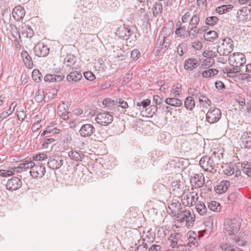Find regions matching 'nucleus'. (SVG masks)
<instances>
[{"label":"nucleus","instance_id":"nucleus-48","mask_svg":"<svg viewBox=\"0 0 251 251\" xmlns=\"http://www.w3.org/2000/svg\"><path fill=\"white\" fill-rule=\"evenodd\" d=\"M242 168L243 172L248 175L249 176L251 177V163H244L242 164Z\"/></svg>","mask_w":251,"mask_h":251},{"label":"nucleus","instance_id":"nucleus-29","mask_svg":"<svg viewBox=\"0 0 251 251\" xmlns=\"http://www.w3.org/2000/svg\"><path fill=\"white\" fill-rule=\"evenodd\" d=\"M21 55L25 66L28 68H32L33 62L27 51H23Z\"/></svg>","mask_w":251,"mask_h":251},{"label":"nucleus","instance_id":"nucleus-55","mask_svg":"<svg viewBox=\"0 0 251 251\" xmlns=\"http://www.w3.org/2000/svg\"><path fill=\"white\" fill-rule=\"evenodd\" d=\"M33 159L36 161H42L48 158V156L45 153H39L33 157Z\"/></svg>","mask_w":251,"mask_h":251},{"label":"nucleus","instance_id":"nucleus-43","mask_svg":"<svg viewBox=\"0 0 251 251\" xmlns=\"http://www.w3.org/2000/svg\"><path fill=\"white\" fill-rule=\"evenodd\" d=\"M196 208L197 212L201 215H204L207 211V208L205 204L203 202H201V201L198 202L197 204Z\"/></svg>","mask_w":251,"mask_h":251},{"label":"nucleus","instance_id":"nucleus-20","mask_svg":"<svg viewBox=\"0 0 251 251\" xmlns=\"http://www.w3.org/2000/svg\"><path fill=\"white\" fill-rule=\"evenodd\" d=\"M57 114L62 119L66 120L68 119L70 116H71V113L68 111V109L65 107V103H63L62 104H60L57 107Z\"/></svg>","mask_w":251,"mask_h":251},{"label":"nucleus","instance_id":"nucleus-14","mask_svg":"<svg viewBox=\"0 0 251 251\" xmlns=\"http://www.w3.org/2000/svg\"><path fill=\"white\" fill-rule=\"evenodd\" d=\"M64 161L60 156H55L54 158L50 157L48 162V167L53 170L60 168L63 164Z\"/></svg>","mask_w":251,"mask_h":251},{"label":"nucleus","instance_id":"nucleus-4","mask_svg":"<svg viewBox=\"0 0 251 251\" xmlns=\"http://www.w3.org/2000/svg\"><path fill=\"white\" fill-rule=\"evenodd\" d=\"M222 116V112L220 109L215 107H210L206 115V121L212 124L219 121Z\"/></svg>","mask_w":251,"mask_h":251},{"label":"nucleus","instance_id":"nucleus-61","mask_svg":"<svg viewBox=\"0 0 251 251\" xmlns=\"http://www.w3.org/2000/svg\"><path fill=\"white\" fill-rule=\"evenodd\" d=\"M214 53L212 50L204 51L202 53V56L207 58H211V57L214 55Z\"/></svg>","mask_w":251,"mask_h":251},{"label":"nucleus","instance_id":"nucleus-1","mask_svg":"<svg viewBox=\"0 0 251 251\" xmlns=\"http://www.w3.org/2000/svg\"><path fill=\"white\" fill-rule=\"evenodd\" d=\"M234 48L233 42L229 38H226L223 40V42L218 45L217 51L220 55L227 56L231 52Z\"/></svg>","mask_w":251,"mask_h":251},{"label":"nucleus","instance_id":"nucleus-45","mask_svg":"<svg viewBox=\"0 0 251 251\" xmlns=\"http://www.w3.org/2000/svg\"><path fill=\"white\" fill-rule=\"evenodd\" d=\"M195 14L196 13L192 12V11L186 12L181 18L182 22L183 23L188 22L189 25L190 21L191 22V20H192V17H193V15H195Z\"/></svg>","mask_w":251,"mask_h":251},{"label":"nucleus","instance_id":"nucleus-25","mask_svg":"<svg viewBox=\"0 0 251 251\" xmlns=\"http://www.w3.org/2000/svg\"><path fill=\"white\" fill-rule=\"evenodd\" d=\"M198 61L194 58H189L185 60L184 67L185 70H192L197 68Z\"/></svg>","mask_w":251,"mask_h":251},{"label":"nucleus","instance_id":"nucleus-24","mask_svg":"<svg viewBox=\"0 0 251 251\" xmlns=\"http://www.w3.org/2000/svg\"><path fill=\"white\" fill-rule=\"evenodd\" d=\"M190 30L189 27L188 28L185 25L183 27H177L175 31V34L177 36L181 39H185L187 38L189 34Z\"/></svg>","mask_w":251,"mask_h":251},{"label":"nucleus","instance_id":"nucleus-36","mask_svg":"<svg viewBox=\"0 0 251 251\" xmlns=\"http://www.w3.org/2000/svg\"><path fill=\"white\" fill-rule=\"evenodd\" d=\"M203 36L206 40L211 42L218 37V34L215 31L210 30L205 32Z\"/></svg>","mask_w":251,"mask_h":251},{"label":"nucleus","instance_id":"nucleus-53","mask_svg":"<svg viewBox=\"0 0 251 251\" xmlns=\"http://www.w3.org/2000/svg\"><path fill=\"white\" fill-rule=\"evenodd\" d=\"M181 237V234L178 232H175L171 234L168 238V240L178 241Z\"/></svg>","mask_w":251,"mask_h":251},{"label":"nucleus","instance_id":"nucleus-44","mask_svg":"<svg viewBox=\"0 0 251 251\" xmlns=\"http://www.w3.org/2000/svg\"><path fill=\"white\" fill-rule=\"evenodd\" d=\"M189 30H190V31L188 36H190L191 39L196 37L197 35L201 33V31H202L199 27H189Z\"/></svg>","mask_w":251,"mask_h":251},{"label":"nucleus","instance_id":"nucleus-46","mask_svg":"<svg viewBox=\"0 0 251 251\" xmlns=\"http://www.w3.org/2000/svg\"><path fill=\"white\" fill-rule=\"evenodd\" d=\"M33 166H34V162L32 161H25L23 163H20L16 168L17 170H18L19 169H26L30 168L31 169L32 167H33Z\"/></svg>","mask_w":251,"mask_h":251},{"label":"nucleus","instance_id":"nucleus-12","mask_svg":"<svg viewBox=\"0 0 251 251\" xmlns=\"http://www.w3.org/2000/svg\"><path fill=\"white\" fill-rule=\"evenodd\" d=\"M22 186V182L19 178L14 177L8 180L6 184V189L9 191H16Z\"/></svg>","mask_w":251,"mask_h":251},{"label":"nucleus","instance_id":"nucleus-51","mask_svg":"<svg viewBox=\"0 0 251 251\" xmlns=\"http://www.w3.org/2000/svg\"><path fill=\"white\" fill-rule=\"evenodd\" d=\"M163 7L161 3H156L153 7V13L154 15H158L162 11Z\"/></svg>","mask_w":251,"mask_h":251},{"label":"nucleus","instance_id":"nucleus-40","mask_svg":"<svg viewBox=\"0 0 251 251\" xmlns=\"http://www.w3.org/2000/svg\"><path fill=\"white\" fill-rule=\"evenodd\" d=\"M200 22V16L199 14L196 13L192 17L191 22H190L188 27H199Z\"/></svg>","mask_w":251,"mask_h":251},{"label":"nucleus","instance_id":"nucleus-39","mask_svg":"<svg viewBox=\"0 0 251 251\" xmlns=\"http://www.w3.org/2000/svg\"><path fill=\"white\" fill-rule=\"evenodd\" d=\"M182 91V87L180 84H177L174 86L171 90V94L175 97H180Z\"/></svg>","mask_w":251,"mask_h":251},{"label":"nucleus","instance_id":"nucleus-13","mask_svg":"<svg viewBox=\"0 0 251 251\" xmlns=\"http://www.w3.org/2000/svg\"><path fill=\"white\" fill-rule=\"evenodd\" d=\"M49 48L43 43H40L36 44L34 48V51L36 56L44 57L49 53Z\"/></svg>","mask_w":251,"mask_h":251},{"label":"nucleus","instance_id":"nucleus-6","mask_svg":"<svg viewBox=\"0 0 251 251\" xmlns=\"http://www.w3.org/2000/svg\"><path fill=\"white\" fill-rule=\"evenodd\" d=\"M241 242L239 237L235 236L231 241L228 240L227 242L221 244L220 246L224 251H237L239 249L236 245L238 246L242 245Z\"/></svg>","mask_w":251,"mask_h":251},{"label":"nucleus","instance_id":"nucleus-28","mask_svg":"<svg viewBox=\"0 0 251 251\" xmlns=\"http://www.w3.org/2000/svg\"><path fill=\"white\" fill-rule=\"evenodd\" d=\"M165 102L166 104L173 106L179 107L182 104V101L177 97L167 98Z\"/></svg>","mask_w":251,"mask_h":251},{"label":"nucleus","instance_id":"nucleus-47","mask_svg":"<svg viewBox=\"0 0 251 251\" xmlns=\"http://www.w3.org/2000/svg\"><path fill=\"white\" fill-rule=\"evenodd\" d=\"M199 99L200 103L202 104L204 107L207 108L211 104V100L205 96L201 95Z\"/></svg>","mask_w":251,"mask_h":251},{"label":"nucleus","instance_id":"nucleus-15","mask_svg":"<svg viewBox=\"0 0 251 251\" xmlns=\"http://www.w3.org/2000/svg\"><path fill=\"white\" fill-rule=\"evenodd\" d=\"M103 104L106 105V106H109L111 104L113 105H116L117 106L121 107L123 109H126L128 107L127 102L122 99H118L116 100V102L111 99H105L103 100Z\"/></svg>","mask_w":251,"mask_h":251},{"label":"nucleus","instance_id":"nucleus-17","mask_svg":"<svg viewBox=\"0 0 251 251\" xmlns=\"http://www.w3.org/2000/svg\"><path fill=\"white\" fill-rule=\"evenodd\" d=\"M95 131V129L93 125L91 124L83 125L79 130V133L82 137H90Z\"/></svg>","mask_w":251,"mask_h":251},{"label":"nucleus","instance_id":"nucleus-27","mask_svg":"<svg viewBox=\"0 0 251 251\" xmlns=\"http://www.w3.org/2000/svg\"><path fill=\"white\" fill-rule=\"evenodd\" d=\"M64 77V76L62 75L48 74L45 76L44 80L45 81L49 82H59L63 80Z\"/></svg>","mask_w":251,"mask_h":251},{"label":"nucleus","instance_id":"nucleus-26","mask_svg":"<svg viewBox=\"0 0 251 251\" xmlns=\"http://www.w3.org/2000/svg\"><path fill=\"white\" fill-rule=\"evenodd\" d=\"M82 77V75L78 71L71 72L67 76V79L68 81L76 82L79 81Z\"/></svg>","mask_w":251,"mask_h":251},{"label":"nucleus","instance_id":"nucleus-30","mask_svg":"<svg viewBox=\"0 0 251 251\" xmlns=\"http://www.w3.org/2000/svg\"><path fill=\"white\" fill-rule=\"evenodd\" d=\"M222 168L223 173L227 176L232 175L235 171L234 164H226L223 165Z\"/></svg>","mask_w":251,"mask_h":251},{"label":"nucleus","instance_id":"nucleus-59","mask_svg":"<svg viewBox=\"0 0 251 251\" xmlns=\"http://www.w3.org/2000/svg\"><path fill=\"white\" fill-rule=\"evenodd\" d=\"M150 103H151V100L149 99H147V100H143V101H142L141 102H138L137 103V106H139V107H140L142 106H143V108H145L147 106H148V105H149Z\"/></svg>","mask_w":251,"mask_h":251},{"label":"nucleus","instance_id":"nucleus-38","mask_svg":"<svg viewBox=\"0 0 251 251\" xmlns=\"http://www.w3.org/2000/svg\"><path fill=\"white\" fill-rule=\"evenodd\" d=\"M22 33L26 37L31 38L33 35V31L30 26L25 25L22 27Z\"/></svg>","mask_w":251,"mask_h":251},{"label":"nucleus","instance_id":"nucleus-60","mask_svg":"<svg viewBox=\"0 0 251 251\" xmlns=\"http://www.w3.org/2000/svg\"><path fill=\"white\" fill-rule=\"evenodd\" d=\"M202 43L201 42L197 40L195 41L192 45V48H193L195 50H200L202 48Z\"/></svg>","mask_w":251,"mask_h":251},{"label":"nucleus","instance_id":"nucleus-52","mask_svg":"<svg viewBox=\"0 0 251 251\" xmlns=\"http://www.w3.org/2000/svg\"><path fill=\"white\" fill-rule=\"evenodd\" d=\"M41 74L38 70H34L32 72V78L36 82H39L41 80Z\"/></svg>","mask_w":251,"mask_h":251},{"label":"nucleus","instance_id":"nucleus-63","mask_svg":"<svg viewBox=\"0 0 251 251\" xmlns=\"http://www.w3.org/2000/svg\"><path fill=\"white\" fill-rule=\"evenodd\" d=\"M162 98L158 95H155L153 97V101L157 105H159L162 102Z\"/></svg>","mask_w":251,"mask_h":251},{"label":"nucleus","instance_id":"nucleus-32","mask_svg":"<svg viewBox=\"0 0 251 251\" xmlns=\"http://www.w3.org/2000/svg\"><path fill=\"white\" fill-rule=\"evenodd\" d=\"M185 107L188 110L191 111L195 106V101L193 98L189 96L187 97L184 102Z\"/></svg>","mask_w":251,"mask_h":251},{"label":"nucleus","instance_id":"nucleus-18","mask_svg":"<svg viewBox=\"0 0 251 251\" xmlns=\"http://www.w3.org/2000/svg\"><path fill=\"white\" fill-rule=\"evenodd\" d=\"M177 221H180V222L184 221L190 222V221H194L193 217H191V212L188 210H185L179 211V213L177 214Z\"/></svg>","mask_w":251,"mask_h":251},{"label":"nucleus","instance_id":"nucleus-21","mask_svg":"<svg viewBox=\"0 0 251 251\" xmlns=\"http://www.w3.org/2000/svg\"><path fill=\"white\" fill-rule=\"evenodd\" d=\"M168 208V212L173 216H176L181 209V204L178 201L172 202L169 204Z\"/></svg>","mask_w":251,"mask_h":251},{"label":"nucleus","instance_id":"nucleus-22","mask_svg":"<svg viewBox=\"0 0 251 251\" xmlns=\"http://www.w3.org/2000/svg\"><path fill=\"white\" fill-rule=\"evenodd\" d=\"M192 185L196 188L202 187L204 183V177L202 174L196 175L191 180Z\"/></svg>","mask_w":251,"mask_h":251},{"label":"nucleus","instance_id":"nucleus-23","mask_svg":"<svg viewBox=\"0 0 251 251\" xmlns=\"http://www.w3.org/2000/svg\"><path fill=\"white\" fill-rule=\"evenodd\" d=\"M68 156L71 159L77 162H81L85 158V155L81 151H70Z\"/></svg>","mask_w":251,"mask_h":251},{"label":"nucleus","instance_id":"nucleus-42","mask_svg":"<svg viewBox=\"0 0 251 251\" xmlns=\"http://www.w3.org/2000/svg\"><path fill=\"white\" fill-rule=\"evenodd\" d=\"M170 40L167 39L161 40L158 38L157 41V45H159V48L160 49L166 50L168 49L170 45Z\"/></svg>","mask_w":251,"mask_h":251},{"label":"nucleus","instance_id":"nucleus-2","mask_svg":"<svg viewBox=\"0 0 251 251\" xmlns=\"http://www.w3.org/2000/svg\"><path fill=\"white\" fill-rule=\"evenodd\" d=\"M240 228V224L236 219H226L224 224V230L226 234L234 235Z\"/></svg>","mask_w":251,"mask_h":251},{"label":"nucleus","instance_id":"nucleus-11","mask_svg":"<svg viewBox=\"0 0 251 251\" xmlns=\"http://www.w3.org/2000/svg\"><path fill=\"white\" fill-rule=\"evenodd\" d=\"M182 197V204L187 206H191L195 204L196 201L198 199V197L197 194L190 192L188 193L186 195H184Z\"/></svg>","mask_w":251,"mask_h":251},{"label":"nucleus","instance_id":"nucleus-57","mask_svg":"<svg viewBox=\"0 0 251 251\" xmlns=\"http://www.w3.org/2000/svg\"><path fill=\"white\" fill-rule=\"evenodd\" d=\"M140 55V52L139 50L137 49L133 50L131 52V57L134 60L138 59Z\"/></svg>","mask_w":251,"mask_h":251},{"label":"nucleus","instance_id":"nucleus-64","mask_svg":"<svg viewBox=\"0 0 251 251\" xmlns=\"http://www.w3.org/2000/svg\"><path fill=\"white\" fill-rule=\"evenodd\" d=\"M161 250V247L159 245H152L148 249L147 248L146 251H159Z\"/></svg>","mask_w":251,"mask_h":251},{"label":"nucleus","instance_id":"nucleus-31","mask_svg":"<svg viewBox=\"0 0 251 251\" xmlns=\"http://www.w3.org/2000/svg\"><path fill=\"white\" fill-rule=\"evenodd\" d=\"M20 173V171L17 170V168H11L8 170H0V176L4 177L11 176L14 175L15 172Z\"/></svg>","mask_w":251,"mask_h":251},{"label":"nucleus","instance_id":"nucleus-58","mask_svg":"<svg viewBox=\"0 0 251 251\" xmlns=\"http://www.w3.org/2000/svg\"><path fill=\"white\" fill-rule=\"evenodd\" d=\"M213 63V61L211 58H207L202 61L201 65L205 67H209Z\"/></svg>","mask_w":251,"mask_h":251},{"label":"nucleus","instance_id":"nucleus-37","mask_svg":"<svg viewBox=\"0 0 251 251\" xmlns=\"http://www.w3.org/2000/svg\"><path fill=\"white\" fill-rule=\"evenodd\" d=\"M229 182L226 180H224L221 182L220 184L217 186V190L219 193H223L226 191L229 186Z\"/></svg>","mask_w":251,"mask_h":251},{"label":"nucleus","instance_id":"nucleus-56","mask_svg":"<svg viewBox=\"0 0 251 251\" xmlns=\"http://www.w3.org/2000/svg\"><path fill=\"white\" fill-rule=\"evenodd\" d=\"M216 11L220 14H222L226 11H227V5H222L217 7L216 9Z\"/></svg>","mask_w":251,"mask_h":251},{"label":"nucleus","instance_id":"nucleus-50","mask_svg":"<svg viewBox=\"0 0 251 251\" xmlns=\"http://www.w3.org/2000/svg\"><path fill=\"white\" fill-rule=\"evenodd\" d=\"M45 98L44 92L42 90H39L35 93V100L37 102H41Z\"/></svg>","mask_w":251,"mask_h":251},{"label":"nucleus","instance_id":"nucleus-7","mask_svg":"<svg viewBox=\"0 0 251 251\" xmlns=\"http://www.w3.org/2000/svg\"><path fill=\"white\" fill-rule=\"evenodd\" d=\"M133 27L126 26L125 25H121L117 28L116 34L121 39L127 40L133 34Z\"/></svg>","mask_w":251,"mask_h":251},{"label":"nucleus","instance_id":"nucleus-3","mask_svg":"<svg viewBox=\"0 0 251 251\" xmlns=\"http://www.w3.org/2000/svg\"><path fill=\"white\" fill-rule=\"evenodd\" d=\"M213 158H216L215 155L211 157L204 156L202 157L200 161V165L203 170L207 172L214 173L216 171L217 164L213 160Z\"/></svg>","mask_w":251,"mask_h":251},{"label":"nucleus","instance_id":"nucleus-41","mask_svg":"<svg viewBox=\"0 0 251 251\" xmlns=\"http://www.w3.org/2000/svg\"><path fill=\"white\" fill-rule=\"evenodd\" d=\"M208 207L209 210L214 212H218L221 210L220 203L216 201H211L208 203Z\"/></svg>","mask_w":251,"mask_h":251},{"label":"nucleus","instance_id":"nucleus-54","mask_svg":"<svg viewBox=\"0 0 251 251\" xmlns=\"http://www.w3.org/2000/svg\"><path fill=\"white\" fill-rule=\"evenodd\" d=\"M84 76L87 79L93 81L96 78L95 75L90 71L84 73Z\"/></svg>","mask_w":251,"mask_h":251},{"label":"nucleus","instance_id":"nucleus-10","mask_svg":"<svg viewBox=\"0 0 251 251\" xmlns=\"http://www.w3.org/2000/svg\"><path fill=\"white\" fill-rule=\"evenodd\" d=\"M46 173V168L41 163L33 166L30 171V174L33 178H41Z\"/></svg>","mask_w":251,"mask_h":251},{"label":"nucleus","instance_id":"nucleus-62","mask_svg":"<svg viewBox=\"0 0 251 251\" xmlns=\"http://www.w3.org/2000/svg\"><path fill=\"white\" fill-rule=\"evenodd\" d=\"M17 111L19 112V113L17 114L18 119L23 121L26 117L25 113L23 110L19 111L17 110Z\"/></svg>","mask_w":251,"mask_h":251},{"label":"nucleus","instance_id":"nucleus-33","mask_svg":"<svg viewBox=\"0 0 251 251\" xmlns=\"http://www.w3.org/2000/svg\"><path fill=\"white\" fill-rule=\"evenodd\" d=\"M75 62L76 58L72 54H68L64 58V63L67 67H71Z\"/></svg>","mask_w":251,"mask_h":251},{"label":"nucleus","instance_id":"nucleus-34","mask_svg":"<svg viewBox=\"0 0 251 251\" xmlns=\"http://www.w3.org/2000/svg\"><path fill=\"white\" fill-rule=\"evenodd\" d=\"M172 29L171 27H164L159 35V39L165 40L168 39V36L171 33Z\"/></svg>","mask_w":251,"mask_h":251},{"label":"nucleus","instance_id":"nucleus-16","mask_svg":"<svg viewBox=\"0 0 251 251\" xmlns=\"http://www.w3.org/2000/svg\"><path fill=\"white\" fill-rule=\"evenodd\" d=\"M237 16L240 21H249L251 19V10L247 7H243L237 11Z\"/></svg>","mask_w":251,"mask_h":251},{"label":"nucleus","instance_id":"nucleus-9","mask_svg":"<svg viewBox=\"0 0 251 251\" xmlns=\"http://www.w3.org/2000/svg\"><path fill=\"white\" fill-rule=\"evenodd\" d=\"M238 142L242 148H251V132L245 131L241 135Z\"/></svg>","mask_w":251,"mask_h":251},{"label":"nucleus","instance_id":"nucleus-5","mask_svg":"<svg viewBox=\"0 0 251 251\" xmlns=\"http://www.w3.org/2000/svg\"><path fill=\"white\" fill-rule=\"evenodd\" d=\"M228 61L232 66L240 67L245 64L246 58L242 53H233L229 56Z\"/></svg>","mask_w":251,"mask_h":251},{"label":"nucleus","instance_id":"nucleus-19","mask_svg":"<svg viewBox=\"0 0 251 251\" xmlns=\"http://www.w3.org/2000/svg\"><path fill=\"white\" fill-rule=\"evenodd\" d=\"M12 15L15 20H21L25 15L24 8L21 5L16 6L13 10Z\"/></svg>","mask_w":251,"mask_h":251},{"label":"nucleus","instance_id":"nucleus-8","mask_svg":"<svg viewBox=\"0 0 251 251\" xmlns=\"http://www.w3.org/2000/svg\"><path fill=\"white\" fill-rule=\"evenodd\" d=\"M95 120L98 124L106 126L112 123L113 118V116L108 112L100 113L97 114Z\"/></svg>","mask_w":251,"mask_h":251},{"label":"nucleus","instance_id":"nucleus-35","mask_svg":"<svg viewBox=\"0 0 251 251\" xmlns=\"http://www.w3.org/2000/svg\"><path fill=\"white\" fill-rule=\"evenodd\" d=\"M240 67H233L231 69L226 68L225 73H226L228 77L233 78L236 76V73L240 72Z\"/></svg>","mask_w":251,"mask_h":251},{"label":"nucleus","instance_id":"nucleus-49","mask_svg":"<svg viewBox=\"0 0 251 251\" xmlns=\"http://www.w3.org/2000/svg\"><path fill=\"white\" fill-rule=\"evenodd\" d=\"M219 21V19L216 16H210L207 17L205 20V23L208 25H216Z\"/></svg>","mask_w":251,"mask_h":251}]
</instances>
